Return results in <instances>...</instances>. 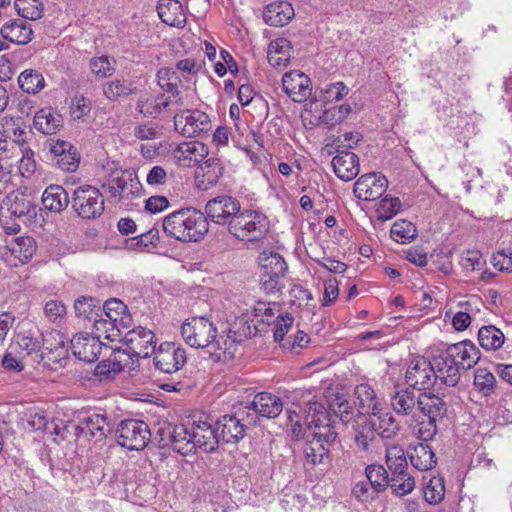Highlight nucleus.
<instances>
[{
  "mask_svg": "<svg viewBox=\"0 0 512 512\" xmlns=\"http://www.w3.org/2000/svg\"><path fill=\"white\" fill-rule=\"evenodd\" d=\"M159 241L158 231L150 230L147 233H143L139 236L126 239L125 248L128 250H143L149 246L155 247Z\"/></svg>",
  "mask_w": 512,
  "mask_h": 512,
  "instance_id": "13d9d810",
  "label": "nucleus"
},
{
  "mask_svg": "<svg viewBox=\"0 0 512 512\" xmlns=\"http://www.w3.org/2000/svg\"><path fill=\"white\" fill-rule=\"evenodd\" d=\"M350 113V105L333 106L323 111L319 121L328 126H335L344 121Z\"/></svg>",
  "mask_w": 512,
  "mask_h": 512,
  "instance_id": "5fc2aeb1",
  "label": "nucleus"
},
{
  "mask_svg": "<svg viewBox=\"0 0 512 512\" xmlns=\"http://www.w3.org/2000/svg\"><path fill=\"white\" fill-rule=\"evenodd\" d=\"M445 495L443 478L432 477L424 487V498L430 504L439 503Z\"/></svg>",
  "mask_w": 512,
  "mask_h": 512,
  "instance_id": "bf43d9fd",
  "label": "nucleus"
},
{
  "mask_svg": "<svg viewBox=\"0 0 512 512\" xmlns=\"http://www.w3.org/2000/svg\"><path fill=\"white\" fill-rule=\"evenodd\" d=\"M388 181L385 176L376 173L362 175L354 184V195L363 201L380 198L386 191Z\"/></svg>",
  "mask_w": 512,
  "mask_h": 512,
  "instance_id": "2eb2a0df",
  "label": "nucleus"
},
{
  "mask_svg": "<svg viewBox=\"0 0 512 512\" xmlns=\"http://www.w3.org/2000/svg\"><path fill=\"white\" fill-rule=\"evenodd\" d=\"M75 430L77 436L90 437L95 441L104 439L110 431L106 416L97 413L81 418Z\"/></svg>",
  "mask_w": 512,
  "mask_h": 512,
  "instance_id": "412c9836",
  "label": "nucleus"
},
{
  "mask_svg": "<svg viewBox=\"0 0 512 512\" xmlns=\"http://www.w3.org/2000/svg\"><path fill=\"white\" fill-rule=\"evenodd\" d=\"M478 342L486 351H497L503 346L505 335L496 326L486 325L478 331Z\"/></svg>",
  "mask_w": 512,
  "mask_h": 512,
  "instance_id": "79ce46f5",
  "label": "nucleus"
},
{
  "mask_svg": "<svg viewBox=\"0 0 512 512\" xmlns=\"http://www.w3.org/2000/svg\"><path fill=\"white\" fill-rule=\"evenodd\" d=\"M496 379L490 371L485 368H478L474 375V384L480 391L488 395L493 392Z\"/></svg>",
  "mask_w": 512,
  "mask_h": 512,
  "instance_id": "0e129e2a",
  "label": "nucleus"
},
{
  "mask_svg": "<svg viewBox=\"0 0 512 512\" xmlns=\"http://www.w3.org/2000/svg\"><path fill=\"white\" fill-rule=\"evenodd\" d=\"M333 170L338 178L343 181H350L359 174V158L348 150H337L336 156L332 159Z\"/></svg>",
  "mask_w": 512,
  "mask_h": 512,
  "instance_id": "a878e982",
  "label": "nucleus"
},
{
  "mask_svg": "<svg viewBox=\"0 0 512 512\" xmlns=\"http://www.w3.org/2000/svg\"><path fill=\"white\" fill-rule=\"evenodd\" d=\"M157 12L160 19L172 27L182 28L187 20L182 4L178 0H160Z\"/></svg>",
  "mask_w": 512,
  "mask_h": 512,
  "instance_id": "c85d7f7f",
  "label": "nucleus"
},
{
  "mask_svg": "<svg viewBox=\"0 0 512 512\" xmlns=\"http://www.w3.org/2000/svg\"><path fill=\"white\" fill-rule=\"evenodd\" d=\"M285 93L297 103L306 101L312 93L310 78L298 70L285 73L282 78Z\"/></svg>",
  "mask_w": 512,
  "mask_h": 512,
  "instance_id": "dca6fc26",
  "label": "nucleus"
},
{
  "mask_svg": "<svg viewBox=\"0 0 512 512\" xmlns=\"http://www.w3.org/2000/svg\"><path fill=\"white\" fill-rule=\"evenodd\" d=\"M140 188L141 184L136 174L129 170L115 172L107 184L110 198L117 201L129 199L131 196L138 194Z\"/></svg>",
  "mask_w": 512,
  "mask_h": 512,
  "instance_id": "ddd939ff",
  "label": "nucleus"
},
{
  "mask_svg": "<svg viewBox=\"0 0 512 512\" xmlns=\"http://www.w3.org/2000/svg\"><path fill=\"white\" fill-rule=\"evenodd\" d=\"M329 410L343 422L348 425L349 423H355L354 421V408L351 403L346 400L343 396L337 397L329 405Z\"/></svg>",
  "mask_w": 512,
  "mask_h": 512,
  "instance_id": "864d4df0",
  "label": "nucleus"
},
{
  "mask_svg": "<svg viewBox=\"0 0 512 512\" xmlns=\"http://www.w3.org/2000/svg\"><path fill=\"white\" fill-rule=\"evenodd\" d=\"M224 167L218 158H208L199 165L197 171V181L199 188L207 190L215 185L223 174Z\"/></svg>",
  "mask_w": 512,
  "mask_h": 512,
  "instance_id": "c756f323",
  "label": "nucleus"
},
{
  "mask_svg": "<svg viewBox=\"0 0 512 512\" xmlns=\"http://www.w3.org/2000/svg\"><path fill=\"white\" fill-rule=\"evenodd\" d=\"M208 154V147L200 141L182 142L172 150L174 160L182 167L200 165Z\"/></svg>",
  "mask_w": 512,
  "mask_h": 512,
  "instance_id": "4468645a",
  "label": "nucleus"
},
{
  "mask_svg": "<svg viewBox=\"0 0 512 512\" xmlns=\"http://www.w3.org/2000/svg\"><path fill=\"white\" fill-rule=\"evenodd\" d=\"M124 342L127 345L128 354L131 353L136 357H150L156 349L155 334L152 330L141 326L128 331L124 336Z\"/></svg>",
  "mask_w": 512,
  "mask_h": 512,
  "instance_id": "f8f14e48",
  "label": "nucleus"
},
{
  "mask_svg": "<svg viewBox=\"0 0 512 512\" xmlns=\"http://www.w3.org/2000/svg\"><path fill=\"white\" fill-rule=\"evenodd\" d=\"M257 324L258 322L250 313V309H247L231 324L227 335H230L231 339H236V343L240 342L243 338L254 336L257 333Z\"/></svg>",
  "mask_w": 512,
  "mask_h": 512,
  "instance_id": "e433bc0d",
  "label": "nucleus"
},
{
  "mask_svg": "<svg viewBox=\"0 0 512 512\" xmlns=\"http://www.w3.org/2000/svg\"><path fill=\"white\" fill-rule=\"evenodd\" d=\"M416 404L417 398L409 388L397 390L391 397V406L398 415L407 416L412 414Z\"/></svg>",
  "mask_w": 512,
  "mask_h": 512,
  "instance_id": "c03bdc74",
  "label": "nucleus"
},
{
  "mask_svg": "<svg viewBox=\"0 0 512 512\" xmlns=\"http://www.w3.org/2000/svg\"><path fill=\"white\" fill-rule=\"evenodd\" d=\"M191 427L184 424L176 425L172 433V448L182 455H188L194 452V446L191 444Z\"/></svg>",
  "mask_w": 512,
  "mask_h": 512,
  "instance_id": "a18cd8bd",
  "label": "nucleus"
},
{
  "mask_svg": "<svg viewBox=\"0 0 512 512\" xmlns=\"http://www.w3.org/2000/svg\"><path fill=\"white\" fill-rule=\"evenodd\" d=\"M115 436L120 446L139 451L149 443L151 432L144 421L127 419L119 423Z\"/></svg>",
  "mask_w": 512,
  "mask_h": 512,
  "instance_id": "0eeeda50",
  "label": "nucleus"
},
{
  "mask_svg": "<svg viewBox=\"0 0 512 512\" xmlns=\"http://www.w3.org/2000/svg\"><path fill=\"white\" fill-rule=\"evenodd\" d=\"M355 395L357 401V417L358 416H370L381 409V403L374 389L366 384H359L355 388Z\"/></svg>",
  "mask_w": 512,
  "mask_h": 512,
  "instance_id": "cd10ccee",
  "label": "nucleus"
},
{
  "mask_svg": "<svg viewBox=\"0 0 512 512\" xmlns=\"http://www.w3.org/2000/svg\"><path fill=\"white\" fill-rule=\"evenodd\" d=\"M433 363L424 357H417L411 360L406 373L407 384L419 391L431 389L436 383V376L433 370Z\"/></svg>",
  "mask_w": 512,
  "mask_h": 512,
  "instance_id": "1a4fd4ad",
  "label": "nucleus"
},
{
  "mask_svg": "<svg viewBox=\"0 0 512 512\" xmlns=\"http://www.w3.org/2000/svg\"><path fill=\"white\" fill-rule=\"evenodd\" d=\"M365 475L367 481L378 494L384 492L390 485L388 472L382 465H368L365 468Z\"/></svg>",
  "mask_w": 512,
  "mask_h": 512,
  "instance_id": "de8ad7c7",
  "label": "nucleus"
},
{
  "mask_svg": "<svg viewBox=\"0 0 512 512\" xmlns=\"http://www.w3.org/2000/svg\"><path fill=\"white\" fill-rule=\"evenodd\" d=\"M44 315L50 321L54 323H60L65 319L66 307L59 300H49L44 305Z\"/></svg>",
  "mask_w": 512,
  "mask_h": 512,
  "instance_id": "338daca9",
  "label": "nucleus"
},
{
  "mask_svg": "<svg viewBox=\"0 0 512 512\" xmlns=\"http://www.w3.org/2000/svg\"><path fill=\"white\" fill-rule=\"evenodd\" d=\"M386 464L390 471L408 468L404 449L399 445H389L386 448Z\"/></svg>",
  "mask_w": 512,
  "mask_h": 512,
  "instance_id": "6e6d98bb",
  "label": "nucleus"
},
{
  "mask_svg": "<svg viewBox=\"0 0 512 512\" xmlns=\"http://www.w3.org/2000/svg\"><path fill=\"white\" fill-rule=\"evenodd\" d=\"M18 84L24 92L36 94L44 88L45 80L38 71L27 69L19 75Z\"/></svg>",
  "mask_w": 512,
  "mask_h": 512,
  "instance_id": "09e8293b",
  "label": "nucleus"
},
{
  "mask_svg": "<svg viewBox=\"0 0 512 512\" xmlns=\"http://www.w3.org/2000/svg\"><path fill=\"white\" fill-rule=\"evenodd\" d=\"M69 202L68 192L60 185H50L42 194L44 208L54 213H60Z\"/></svg>",
  "mask_w": 512,
  "mask_h": 512,
  "instance_id": "4c0bfd02",
  "label": "nucleus"
},
{
  "mask_svg": "<svg viewBox=\"0 0 512 512\" xmlns=\"http://www.w3.org/2000/svg\"><path fill=\"white\" fill-rule=\"evenodd\" d=\"M293 17L294 9L288 1L270 3L263 12L265 23L275 27L286 25Z\"/></svg>",
  "mask_w": 512,
  "mask_h": 512,
  "instance_id": "7c9ffc66",
  "label": "nucleus"
},
{
  "mask_svg": "<svg viewBox=\"0 0 512 512\" xmlns=\"http://www.w3.org/2000/svg\"><path fill=\"white\" fill-rule=\"evenodd\" d=\"M417 406L432 422L442 419L447 411V406L443 399L431 393H421L417 398Z\"/></svg>",
  "mask_w": 512,
  "mask_h": 512,
  "instance_id": "473e14b6",
  "label": "nucleus"
},
{
  "mask_svg": "<svg viewBox=\"0 0 512 512\" xmlns=\"http://www.w3.org/2000/svg\"><path fill=\"white\" fill-rule=\"evenodd\" d=\"M411 464L419 471H427L436 464V456L426 443H419L408 453Z\"/></svg>",
  "mask_w": 512,
  "mask_h": 512,
  "instance_id": "ea45409f",
  "label": "nucleus"
},
{
  "mask_svg": "<svg viewBox=\"0 0 512 512\" xmlns=\"http://www.w3.org/2000/svg\"><path fill=\"white\" fill-rule=\"evenodd\" d=\"M50 152L56 165L63 171L73 172L78 168L79 155L73 145L67 141H51Z\"/></svg>",
  "mask_w": 512,
  "mask_h": 512,
  "instance_id": "5701e85b",
  "label": "nucleus"
},
{
  "mask_svg": "<svg viewBox=\"0 0 512 512\" xmlns=\"http://www.w3.org/2000/svg\"><path fill=\"white\" fill-rule=\"evenodd\" d=\"M259 263L263 269L264 276L281 278L287 271V264L278 253L261 254Z\"/></svg>",
  "mask_w": 512,
  "mask_h": 512,
  "instance_id": "37998d69",
  "label": "nucleus"
},
{
  "mask_svg": "<svg viewBox=\"0 0 512 512\" xmlns=\"http://www.w3.org/2000/svg\"><path fill=\"white\" fill-rule=\"evenodd\" d=\"M157 84L163 91L165 95H171L178 89L177 81L178 76L177 73L170 68H161L157 72Z\"/></svg>",
  "mask_w": 512,
  "mask_h": 512,
  "instance_id": "680f3d73",
  "label": "nucleus"
},
{
  "mask_svg": "<svg viewBox=\"0 0 512 512\" xmlns=\"http://www.w3.org/2000/svg\"><path fill=\"white\" fill-rule=\"evenodd\" d=\"M91 106L90 99L83 95H75L69 105L72 119L77 120L87 116L91 111Z\"/></svg>",
  "mask_w": 512,
  "mask_h": 512,
  "instance_id": "69168bd1",
  "label": "nucleus"
},
{
  "mask_svg": "<svg viewBox=\"0 0 512 512\" xmlns=\"http://www.w3.org/2000/svg\"><path fill=\"white\" fill-rule=\"evenodd\" d=\"M170 96L164 93L142 94L136 103V110L147 118H157L163 111L171 106Z\"/></svg>",
  "mask_w": 512,
  "mask_h": 512,
  "instance_id": "b1692460",
  "label": "nucleus"
},
{
  "mask_svg": "<svg viewBox=\"0 0 512 512\" xmlns=\"http://www.w3.org/2000/svg\"><path fill=\"white\" fill-rule=\"evenodd\" d=\"M389 481V487L395 494L400 496L412 492L415 487V480L408 473L407 469L391 471V478H389Z\"/></svg>",
  "mask_w": 512,
  "mask_h": 512,
  "instance_id": "49530a36",
  "label": "nucleus"
},
{
  "mask_svg": "<svg viewBox=\"0 0 512 512\" xmlns=\"http://www.w3.org/2000/svg\"><path fill=\"white\" fill-rule=\"evenodd\" d=\"M306 413L303 454L306 463L315 466L328 459L329 446L336 440L337 433L331 427L329 412L323 404L308 402Z\"/></svg>",
  "mask_w": 512,
  "mask_h": 512,
  "instance_id": "f257e3e1",
  "label": "nucleus"
},
{
  "mask_svg": "<svg viewBox=\"0 0 512 512\" xmlns=\"http://www.w3.org/2000/svg\"><path fill=\"white\" fill-rule=\"evenodd\" d=\"M33 125L45 135H52L63 126L62 116L52 108H43L36 112Z\"/></svg>",
  "mask_w": 512,
  "mask_h": 512,
  "instance_id": "c9c22d12",
  "label": "nucleus"
},
{
  "mask_svg": "<svg viewBox=\"0 0 512 512\" xmlns=\"http://www.w3.org/2000/svg\"><path fill=\"white\" fill-rule=\"evenodd\" d=\"M152 355L156 368L168 374L177 372L187 360L185 349L172 342L160 344Z\"/></svg>",
  "mask_w": 512,
  "mask_h": 512,
  "instance_id": "9b49d317",
  "label": "nucleus"
},
{
  "mask_svg": "<svg viewBox=\"0 0 512 512\" xmlns=\"http://www.w3.org/2000/svg\"><path fill=\"white\" fill-rule=\"evenodd\" d=\"M164 233L183 243L201 241L209 230L205 214L195 208H183L165 216L162 222Z\"/></svg>",
  "mask_w": 512,
  "mask_h": 512,
  "instance_id": "7ed1b4c3",
  "label": "nucleus"
},
{
  "mask_svg": "<svg viewBox=\"0 0 512 512\" xmlns=\"http://www.w3.org/2000/svg\"><path fill=\"white\" fill-rule=\"evenodd\" d=\"M227 229L238 240L257 241L268 232L269 221L265 215L257 211L239 210Z\"/></svg>",
  "mask_w": 512,
  "mask_h": 512,
  "instance_id": "20e7f679",
  "label": "nucleus"
},
{
  "mask_svg": "<svg viewBox=\"0 0 512 512\" xmlns=\"http://www.w3.org/2000/svg\"><path fill=\"white\" fill-rule=\"evenodd\" d=\"M354 422L356 447L361 452L370 451L377 437L374 426H371L368 416H358Z\"/></svg>",
  "mask_w": 512,
  "mask_h": 512,
  "instance_id": "f704fd0d",
  "label": "nucleus"
},
{
  "mask_svg": "<svg viewBox=\"0 0 512 512\" xmlns=\"http://www.w3.org/2000/svg\"><path fill=\"white\" fill-rule=\"evenodd\" d=\"M90 69L93 74L99 77H108L115 70V60L108 56L94 57L90 60Z\"/></svg>",
  "mask_w": 512,
  "mask_h": 512,
  "instance_id": "e2e57ef3",
  "label": "nucleus"
},
{
  "mask_svg": "<svg viewBox=\"0 0 512 512\" xmlns=\"http://www.w3.org/2000/svg\"><path fill=\"white\" fill-rule=\"evenodd\" d=\"M1 36L14 44L26 45L33 38L32 25L22 18L10 19L0 29Z\"/></svg>",
  "mask_w": 512,
  "mask_h": 512,
  "instance_id": "393cba45",
  "label": "nucleus"
},
{
  "mask_svg": "<svg viewBox=\"0 0 512 512\" xmlns=\"http://www.w3.org/2000/svg\"><path fill=\"white\" fill-rule=\"evenodd\" d=\"M11 256L14 258L11 265L18 266L27 263L35 254L37 245L30 236H19L8 244Z\"/></svg>",
  "mask_w": 512,
  "mask_h": 512,
  "instance_id": "2f4dec72",
  "label": "nucleus"
},
{
  "mask_svg": "<svg viewBox=\"0 0 512 512\" xmlns=\"http://www.w3.org/2000/svg\"><path fill=\"white\" fill-rule=\"evenodd\" d=\"M371 426H374L377 436L383 439H391L399 431V425L394 417L388 412H381V409L368 416Z\"/></svg>",
  "mask_w": 512,
  "mask_h": 512,
  "instance_id": "58836bf2",
  "label": "nucleus"
},
{
  "mask_svg": "<svg viewBox=\"0 0 512 512\" xmlns=\"http://www.w3.org/2000/svg\"><path fill=\"white\" fill-rule=\"evenodd\" d=\"M44 345V340L41 338V336L34 337L31 334H24L22 336L18 337L16 345H13V347L17 348L18 350H21L19 354L23 355H32V354H38L41 351V348Z\"/></svg>",
  "mask_w": 512,
  "mask_h": 512,
  "instance_id": "4d7b16f0",
  "label": "nucleus"
},
{
  "mask_svg": "<svg viewBox=\"0 0 512 512\" xmlns=\"http://www.w3.org/2000/svg\"><path fill=\"white\" fill-rule=\"evenodd\" d=\"M2 366L8 371L20 372L24 369L23 356L11 345L2 358Z\"/></svg>",
  "mask_w": 512,
  "mask_h": 512,
  "instance_id": "774afa93",
  "label": "nucleus"
},
{
  "mask_svg": "<svg viewBox=\"0 0 512 512\" xmlns=\"http://www.w3.org/2000/svg\"><path fill=\"white\" fill-rule=\"evenodd\" d=\"M71 206L80 218L95 219L104 212V197L97 187L81 185L72 192Z\"/></svg>",
  "mask_w": 512,
  "mask_h": 512,
  "instance_id": "39448f33",
  "label": "nucleus"
},
{
  "mask_svg": "<svg viewBox=\"0 0 512 512\" xmlns=\"http://www.w3.org/2000/svg\"><path fill=\"white\" fill-rule=\"evenodd\" d=\"M70 343L73 355L87 363L96 361L102 350L99 336L95 337L87 333L74 335Z\"/></svg>",
  "mask_w": 512,
  "mask_h": 512,
  "instance_id": "f3484780",
  "label": "nucleus"
},
{
  "mask_svg": "<svg viewBox=\"0 0 512 512\" xmlns=\"http://www.w3.org/2000/svg\"><path fill=\"white\" fill-rule=\"evenodd\" d=\"M173 121L175 130L185 137H197L211 129L209 116L198 109H180Z\"/></svg>",
  "mask_w": 512,
  "mask_h": 512,
  "instance_id": "6e6552de",
  "label": "nucleus"
},
{
  "mask_svg": "<svg viewBox=\"0 0 512 512\" xmlns=\"http://www.w3.org/2000/svg\"><path fill=\"white\" fill-rule=\"evenodd\" d=\"M247 407V411L252 409V412L250 413L255 414L256 418L258 416L275 418L283 410V403L281 399L276 395L267 392H261L254 397L251 406Z\"/></svg>",
  "mask_w": 512,
  "mask_h": 512,
  "instance_id": "bb28decb",
  "label": "nucleus"
},
{
  "mask_svg": "<svg viewBox=\"0 0 512 512\" xmlns=\"http://www.w3.org/2000/svg\"><path fill=\"white\" fill-rule=\"evenodd\" d=\"M6 214H12L19 219H31L36 216V206L33 200L24 193L11 192L7 194L0 205Z\"/></svg>",
  "mask_w": 512,
  "mask_h": 512,
  "instance_id": "a211bd4d",
  "label": "nucleus"
},
{
  "mask_svg": "<svg viewBox=\"0 0 512 512\" xmlns=\"http://www.w3.org/2000/svg\"><path fill=\"white\" fill-rule=\"evenodd\" d=\"M416 236L417 229L415 225L406 219L397 220L391 228L392 239L402 244L411 242Z\"/></svg>",
  "mask_w": 512,
  "mask_h": 512,
  "instance_id": "603ef678",
  "label": "nucleus"
},
{
  "mask_svg": "<svg viewBox=\"0 0 512 512\" xmlns=\"http://www.w3.org/2000/svg\"><path fill=\"white\" fill-rule=\"evenodd\" d=\"M191 444L206 453L213 452L219 444L218 433L206 421H194L191 425Z\"/></svg>",
  "mask_w": 512,
  "mask_h": 512,
  "instance_id": "6ab92c4d",
  "label": "nucleus"
},
{
  "mask_svg": "<svg viewBox=\"0 0 512 512\" xmlns=\"http://www.w3.org/2000/svg\"><path fill=\"white\" fill-rule=\"evenodd\" d=\"M248 407L239 409L233 415L222 416L216 422L219 441L237 443L246 433V429L256 424V415L247 411Z\"/></svg>",
  "mask_w": 512,
  "mask_h": 512,
  "instance_id": "423d86ee",
  "label": "nucleus"
},
{
  "mask_svg": "<svg viewBox=\"0 0 512 512\" xmlns=\"http://www.w3.org/2000/svg\"><path fill=\"white\" fill-rule=\"evenodd\" d=\"M99 316L123 328H127L131 322V317L127 313V306L116 298H111L103 304Z\"/></svg>",
  "mask_w": 512,
  "mask_h": 512,
  "instance_id": "72a5a7b5",
  "label": "nucleus"
},
{
  "mask_svg": "<svg viewBox=\"0 0 512 512\" xmlns=\"http://www.w3.org/2000/svg\"><path fill=\"white\" fill-rule=\"evenodd\" d=\"M14 7L24 20H38L43 16L44 6L40 0H15Z\"/></svg>",
  "mask_w": 512,
  "mask_h": 512,
  "instance_id": "3c124183",
  "label": "nucleus"
},
{
  "mask_svg": "<svg viewBox=\"0 0 512 512\" xmlns=\"http://www.w3.org/2000/svg\"><path fill=\"white\" fill-rule=\"evenodd\" d=\"M436 383L439 381L446 386L454 387L460 380V368L447 352L432 358Z\"/></svg>",
  "mask_w": 512,
  "mask_h": 512,
  "instance_id": "aec40b11",
  "label": "nucleus"
},
{
  "mask_svg": "<svg viewBox=\"0 0 512 512\" xmlns=\"http://www.w3.org/2000/svg\"><path fill=\"white\" fill-rule=\"evenodd\" d=\"M241 209L240 202L232 196L221 195L210 199L205 205V217L219 225H226L227 228L232 218Z\"/></svg>",
  "mask_w": 512,
  "mask_h": 512,
  "instance_id": "9d476101",
  "label": "nucleus"
},
{
  "mask_svg": "<svg viewBox=\"0 0 512 512\" xmlns=\"http://www.w3.org/2000/svg\"><path fill=\"white\" fill-rule=\"evenodd\" d=\"M135 91L136 87H132L130 83L118 79L112 80L103 88V92L109 100H116L121 96H128L135 93Z\"/></svg>",
  "mask_w": 512,
  "mask_h": 512,
  "instance_id": "052dcab7",
  "label": "nucleus"
},
{
  "mask_svg": "<svg viewBox=\"0 0 512 512\" xmlns=\"http://www.w3.org/2000/svg\"><path fill=\"white\" fill-rule=\"evenodd\" d=\"M181 336L192 348L207 349L214 361H227L234 357L236 339L218 335L214 323L206 316H192L181 325Z\"/></svg>",
  "mask_w": 512,
  "mask_h": 512,
  "instance_id": "f03ea898",
  "label": "nucleus"
},
{
  "mask_svg": "<svg viewBox=\"0 0 512 512\" xmlns=\"http://www.w3.org/2000/svg\"><path fill=\"white\" fill-rule=\"evenodd\" d=\"M291 43L286 38H277L270 42L267 52L269 63L273 67L286 66L290 60Z\"/></svg>",
  "mask_w": 512,
  "mask_h": 512,
  "instance_id": "a19ab883",
  "label": "nucleus"
},
{
  "mask_svg": "<svg viewBox=\"0 0 512 512\" xmlns=\"http://www.w3.org/2000/svg\"><path fill=\"white\" fill-rule=\"evenodd\" d=\"M74 309L77 317L94 322V319L99 316L100 301L82 296L75 301Z\"/></svg>",
  "mask_w": 512,
  "mask_h": 512,
  "instance_id": "8fccbe9b",
  "label": "nucleus"
},
{
  "mask_svg": "<svg viewBox=\"0 0 512 512\" xmlns=\"http://www.w3.org/2000/svg\"><path fill=\"white\" fill-rule=\"evenodd\" d=\"M446 352L457 366L463 370L471 369L480 359V351L470 340L450 345Z\"/></svg>",
  "mask_w": 512,
  "mask_h": 512,
  "instance_id": "4be33fe9",
  "label": "nucleus"
}]
</instances>
